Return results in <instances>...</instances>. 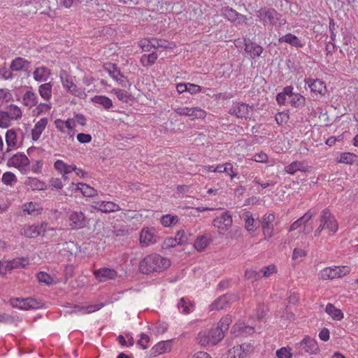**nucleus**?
<instances>
[{
    "mask_svg": "<svg viewBox=\"0 0 358 358\" xmlns=\"http://www.w3.org/2000/svg\"><path fill=\"white\" fill-rule=\"evenodd\" d=\"M274 220L275 216L273 214H266L262 218V227H273V222Z\"/></svg>",
    "mask_w": 358,
    "mask_h": 358,
    "instance_id": "59",
    "label": "nucleus"
},
{
    "mask_svg": "<svg viewBox=\"0 0 358 358\" xmlns=\"http://www.w3.org/2000/svg\"><path fill=\"white\" fill-rule=\"evenodd\" d=\"M6 143L8 147L6 152H9L13 148L16 147L17 134L13 129H10L6 131Z\"/></svg>",
    "mask_w": 358,
    "mask_h": 358,
    "instance_id": "29",
    "label": "nucleus"
},
{
    "mask_svg": "<svg viewBox=\"0 0 358 358\" xmlns=\"http://www.w3.org/2000/svg\"><path fill=\"white\" fill-rule=\"evenodd\" d=\"M253 331V328L245 326L243 324H237V336L245 334H250Z\"/></svg>",
    "mask_w": 358,
    "mask_h": 358,
    "instance_id": "57",
    "label": "nucleus"
},
{
    "mask_svg": "<svg viewBox=\"0 0 358 358\" xmlns=\"http://www.w3.org/2000/svg\"><path fill=\"white\" fill-rule=\"evenodd\" d=\"M177 307L181 313L187 315L194 310L195 304L187 298L182 297L178 301Z\"/></svg>",
    "mask_w": 358,
    "mask_h": 358,
    "instance_id": "22",
    "label": "nucleus"
},
{
    "mask_svg": "<svg viewBox=\"0 0 358 358\" xmlns=\"http://www.w3.org/2000/svg\"><path fill=\"white\" fill-rule=\"evenodd\" d=\"M224 338L223 332L220 329L213 328L203 330L198 334V341L203 346L215 345Z\"/></svg>",
    "mask_w": 358,
    "mask_h": 358,
    "instance_id": "3",
    "label": "nucleus"
},
{
    "mask_svg": "<svg viewBox=\"0 0 358 358\" xmlns=\"http://www.w3.org/2000/svg\"><path fill=\"white\" fill-rule=\"evenodd\" d=\"M231 322V316H226L225 317H223L220 322H219V325L216 327L217 329H220L222 330V332L223 334L228 330L229 324Z\"/></svg>",
    "mask_w": 358,
    "mask_h": 358,
    "instance_id": "54",
    "label": "nucleus"
},
{
    "mask_svg": "<svg viewBox=\"0 0 358 358\" xmlns=\"http://www.w3.org/2000/svg\"><path fill=\"white\" fill-rule=\"evenodd\" d=\"M355 157L356 155L352 153L345 152L341 155L338 162L341 163L351 164L354 162Z\"/></svg>",
    "mask_w": 358,
    "mask_h": 358,
    "instance_id": "52",
    "label": "nucleus"
},
{
    "mask_svg": "<svg viewBox=\"0 0 358 358\" xmlns=\"http://www.w3.org/2000/svg\"><path fill=\"white\" fill-rule=\"evenodd\" d=\"M158 236L153 228H144L140 234V243L143 245H149L157 242Z\"/></svg>",
    "mask_w": 358,
    "mask_h": 358,
    "instance_id": "13",
    "label": "nucleus"
},
{
    "mask_svg": "<svg viewBox=\"0 0 358 358\" xmlns=\"http://www.w3.org/2000/svg\"><path fill=\"white\" fill-rule=\"evenodd\" d=\"M51 71L48 68L45 66H41L38 67L34 70L33 73V76L36 81L44 82L48 80Z\"/></svg>",
    "mask_w": 358,
    "mask_h": 358,
    "instance_id": "24",
    "label": "nucleus"
},
{
    "mask_svg": "<svg viewBox=\"0 0 358 358\" xmlns=\"http://www.w3.org/2000/svg\"><path fill=\"white\" fill-rule=\"evenodd\" d=\"M113 91L115 92L119 100L123 102L127 101L128 96L126 91L120 89H114Z\"/></svg>",
    "mask_w": 358,
    "mask_h": 358,
    "instance_id": "64",
    "label": "nucleus"
},
{
    "mask_svg": "<svg viewBox=\"0 0 358 358\" xmlns=\"http://www.w3.org/2000/svg\"><path fill=\"white\" fill-rule=\"evenodd\" d=\"M92 101L103 106L106 109H109L113 106L112 101L105 96H95L92 99Z\"/></svg>",
    "mask_w": 358,
    "mask_h": 358,
    "instance_id": "40",
    "label": "nucleus"
},
{
    "mask_svg": "<svg viewBox=\"0 0 358 358\" xmlns=\"http://www.w3.org/2000/svg\"><path fill=\"white\" fill-rule=\"evenodd\" d=\"M245 277L247 280L252 282L257 281L261 278V273L253 270H246L245 272Z\"/></svg>",
    "mask_w": 358,
    "mask_h": 358,
    "instance_id": "53",
    "label": "nucleus"
},
{
    "mask_svg": "<svg viewBox=\"0 0 358 358\" xmlns=\"http://www.w3.org/2000/svg\"><path fill=\"white\" fill-rule=\"evenodd\" d=\"M223 170L224 173L229 175L231 179L237 176V173L234 171L233 166L231 163H225Z\"/></svg>",
    "mask_w": 358,
    "mask_h": 358,
    "instance_id": "63",
    "label": "nucleus"
},
{
    "mask_svg": "<svg viewBox=\"0 0 358 358\" xmlns=\"http://www.w3.org/2000/svg\"><path fill=\"white\" fill-rule=\"evenodd\" d=\"M175 237L180 245L187 244L189 242L187 232L183 229L178 231Z\"/></svg>",
    "mask_w": 358,
    "mask_h": 358,
    "instance_id": "50",
    "label": "nucleus"
},
{
    "mask_svg": "<svg viewBox=\"0 0 358 358\" xmlns=\"http://www.w3.org/2000/svg\"><path fill=\"white\" fill-rule=\"evenodd\" d=\"M350 273L347 266L327 267L322 269L320 273V278L322 280H333L336 278H341Z\"/></svg>",
    "mask_w": 358,
    "mask_h": 358,
    "instance_id": "5",
    "label": "nucleus"
},
{
    "mask_svg": "<svg viewBox=\"0 0 358 358\" xmlns=\"http://www.w3.org/2000/svg\"><path fill=\"white\" fill-rule=\"evenodd\" d=\"M22 101L23 104L30 108L37 104L38 98L33 92L27 91L23 96Z\"/></svg>",
    "mask_w": 358,
    "mask_h": 358,
    "instance_id": "31",
    "label": "nucleus"
},
{
    "mask_svg": "<svg viewBox=\"0 0 358 358\" xmlns=\"http://www.w3.org/2000/svg\"><path fill=\"white\" fill-rule=\"evenodd\" d=\"M279 42L288 43L295 48H302L304 45L297 36L290 33L279 38Z\"/></svg>",
    "mask_w": 358,
    "mask_h": 358,
    "instance_id": "25",
    "label": "nucleus"
},
{
    "mask_svg": "<svg viewBox=\"0 0 358 358\" xmlns=\"http://www.w3.org/2000/svg\"><path fill=\"white\" fill-rule=\"evenodd\" d=\"M29 264V260L27 258H15L10 261L0 262V274L4 276L7 271L15 268H24Z\"/></svg>",
    "mask_w": 358,
    "mask_h": 358,
    "instance_id": "7",
    "label": "nucleus"
},
{
    "mask_svg": "<svg viewBox=\"0 0 358 358\" xmlns=\"http://www.w3.org/2000/svg\"><path fill=\"white\" fill-rule=\"evenodd\" d=\"M108 72L110 76L122 86H127V84L129 83L128 80L121 73L115 64L110 65Z\"/></svg>",
    "mask_w": 358,
    "mask_h": 358,
    "instance_id": "23",
    "label": "nucleus"
},
{
    "mask_svg": "<svg viewBox=\"0 0 358 358\" xmlns=\"http://www.w3.org/2000/svg\"><path fill=\"white\" fill-rule=\"evenodd\" d=\"M256 16L264 26L280 27L286 24V19L273 8H262L256 10Z\"/></svg>",
    "mask_w": 358,
    "mask_h": 358,
    "instance_id": "2",
    "label": "nucleus"
},
{
    "mask_svg": "<svg viewBox=\"0 0 358 358\" xmlns=\"http://www.w3.org/2000/svg\"><path fill=\"white\" fill-rule=\"evenodd\" d=\"M11 125V120L6 111L0 110V128L6 129Z\"/></svg>",
    "mask_w": 358,
    "mask_h": 358,
    "instance_id": "48",
    "label": "nucleus"
},
{
    "mask_svg": "<svg viewBox=\"0 0 358 358\" xmlns=\"http://www.w3.org/2000/svg\"><path fill=\"white\" fill-rule=\"evenodd\" d=\"M61 79L63 87L66 88L68 92L81 99L86 97L87 95L85 92L78 88L76 85L73 83L72 80L69 77L66 76L65 78H63L61 76Z\"/></svg>",
    "mask_w": 358,
    "mask_h": 358,
    "instance_id": "14",
    "label": "nucleus"
},
{
    "mask_svg": "<svg viewBox=\"0 0 358 358\" xmlns=\"http://www.w3.org/2000/svg\"><path fill=\"white\" fill-rule=\"evenodd\" d=\"M157 54L156 52H152L148 55H144L141 60L143 62L146 59L147 63L145 65H152L155 63L156 60L157 59Z\"/></svg>",
    "mask_w": 358,
    "mask_h": 358,
    "instance_id": "58",
    "label": "nucleus"
},
{
    "mask_svg": "<svg viewBox=\"0 0 358 358\" xmlns=\"http://www.w3.org/2000/svg\"><path fill=\"white\" fill-rule=\"evenodd\" d=\"M1 180L6 185H12L17 181V178L14 173L7 171L3 174Z\"/></svg>",
    "mask_w": 358,
    "mask_h": 358,
    "instance_id": "49",
    "label": "nucleus"
},
{
    "mask_svg": "<svg viewBox=\"0 0 358 358\" xmlns=\"http://www.w3.org/2000/svg\"><path fill=\"white\" fill-rule=\"evenodd\" d=\"M48 123V120L47 117L41 118L35 123L34 128L31 129V138L33 141H36L39 139Z\"/></svg>",
    "mask_w": 358,
    "mask_h": 358,
    "instance_id": "21",
    "label": "nucleus"
},
{
    "mask_svg": "<svg viewBox=\"0 0 358 358\" xmlns=\"http://www.w3.org/2000/svg\"><path fill=\"white\" fill-rule=\"evenodd\" d=\"M12 307L20 310L34 309L39 307V303L32 298H14L10 300Z\"/></svg>",
    "mask_w": 358,
    "mask_h": 358,
    "instance_id": "9",
    "label": "nucleus"
},
{
    "mask_svg": "<svg viewBox=\"0 0 358 358\" xmlns=\"http://www.w3.org/2000/svg\"><path fill=\"white\" fill-rule=\"evenodd\" d=\"M245 51L252 57L260 56L263 48L255 43L248 42L245 43Z\"/></svg>",
    "mask_w": 358,
    "mask_h": 358,
    "instance_id": "27",
    "label": "nucleus"
},
{
    "mask_svg": "<svg viewBox=\"0 0 358 358\" xmlns=\"http://www.w3.org/2000/svg\"><path fill=\"white\" fill-rule=\"evenodd\" d=\"M320 221L324 224L325 229H328L329 232L334 234L337 231L338 224L329 209H324L321 212Z\"/></svg>",
    "mask_w": 358,
    "mask_h": 358,
    "instance_id": "8",
    "label": "nucleus"
},
{
    "mask_svg": "<svg viewBox=\"0 0 358 358\" xmlns=\"http://www.w3.org/2000/svg\"><path fill=\"white\" fill-rule=\"evenodd\" d=\"M121 208L116 203L112 201H103V204L102 206L101 212L103 213H112L120 211Z\"/></svg>",
    "mask_w": 358,
    "mask_h": 358,
    "instance_id": "46",
    "label": "nucleus"
},
{
    "mask_svg": "<svg viewBox=\"0 0 358 358\" xmlns=\"http://www.w3.org/2000/svg\"><path fill=\"white\" fill-rule=\"evenodd\" d=\"M232 222V217L229 213L224 212L213 220V224L220 234H224L231 228Z\"/></svg>",
    "mask_w": 358,
    "mask_h": 358,
    "instance_id": "6",
    "label": "nucleus"
},
{
    "mask_svg": "<svg viewBox=\"0 0 358 358\" xmlns=\"http://www.w3.org/2000/svg\"><path fill=\"white\" fill-rule=\"evenodd\" d=\"M13 99V95L8 89H0V102H8Z\"/></svg>",
    "mask_w": 358,
    "mask_h": 358,
    "instance_id": "56",
    "label": "nucleus"
},
{
    "mask_svg": "<svg viewBox=\"0 0 358 358\" xmlns=\"http://www.w3.org/2000/svg\"><path fill=\"white\" fill-rule=\"evenodd\" d=\"M139 46L142 48L143 51L149 52L152 50L151 42L150 38H144L139 41Z\"/></svg>",
    "mask_w": 358,
    "mask_h": 358,
    "instance_id": "62",
    "label": "nucleus"
},
{
    "mask_svg": "<svg viewBox=\"0 0 358 358\" xmlns=\"http://www.w3.org/2000/svg\"><path fill=\"white\" fill-rule=\"evenodd\" d=\"M37 278L40 282L45 283V285H50L52 284V278L51 276L45 272H39L37 274Z\"/></svg>",
    "mask_w": 358,
    "mask_h": 358,
    "instance_id": "55",
    "label": "nucleus"
},
{
    "mask_svg": "<svg viewBox=\"0 0 358 358\" xmlns=\"http://www.w3.org/2000/svg\"><path fill=\"white\" fill-rule=\"evenodd\" d=\"M22 210L28 215L36 216L41 213V208L36 203L29 202L22 206Z\"/></svg>",
    "mask_w": 358,
    "mask_h": 358,
    "instance_id": "35",
    "label": "nucleus"
},
{
    "mask_svg": "<svg viewBox=\"0 0 358 358\" xmlns=\"http://www.w3.org/2000/svg\"><path fill=\"white\" fill-rule=\"evenodd\" d=\"M295 349L296 354L301 355L306 353L313 355L317 353L319 351L317 341L308 336L295 345Z\"/></svg>",
    "mask_w": 358,
    "mask_h": 358,
    "instance_id": "4",
    "label": "nucleus"
},
{
    "mask_svg": "<svg viewBox=\"0 0 358 358\" xmlns=\"http://www.w3.org/2000/svg\"><path fill=\"white\" fill-rule=\"evenodd\" d=\"M102 307H103V303H96V304H94V305H90L87 307L76 306V307H75L74 312L75 313L81 312L83 314L90 313H93V312L100 310Z\"/></svg>",
    "mask_w": 358,
    "mask_h": 358,
    "instance_id": "38",
    "label": "nucleus"
},
{
    "mask_svg": "<svg viewBox=\"0 0 358 358\" xmlns=\"http://www.w3.org/2000/svg\"><path fill=\"white\" fill-rule=\"evenodd\" d=\"M305 83L308 85L312 92L324 95L327 92L324 83L319 79L307 78L305 80Z\"/></svg>",
    "mask_w": 358,
    "mask_h": 358,
    "instance_id": "20",
    "label": "nucleus"
},
{
    "mask_svg": "<svg viewBox=\"0 0 358 358\" xmlns=\"http://www.w3.org/2000/svg\"><path fill=\"white\" fill-rule=\"evenodd\" d=\"M170 266V261L157 254L148 255L140 262L139 269L143 273L160 272Z\"/></svg>",
    "mask_w": 358,
    "mask_h": 358,
    "instance_id": "1",
    "label": "nucleus"
},
{
    "mask_svg": "<svg viewBox=\"0 0 358 358\" xmlns=\"http://www.w3.org/2000/svg\"><path fill=\"white\" fill-rule=\"evenodd\" d=\"M8 164L13 166L22 172H26L29 164V159L26 155L17 152L8 159Z\"/></svg>",
    "mask_w": 358,
    "mask_h": 358,
    "instance_id": "10",
    "label": "nucleus"
},
{
    "mask_svg": "<svg viewBox=\"0 0 358 358\" xmlns=\"http://www.w3.org/2000/svg\"><path fill=\"white\" fill-rule=\"evenodd\" d=\"M313 216H314V213H312L310 210H308L302 217H301L299 218L300 222L302 224H305V227H304V229L303 231L305 234L310 233L311 231V230L313 229L312 227H308L307 223L308 222L309 220H310L312 219V217Z\"/></svg>",
    "mask_w": 358,
    "mask_h": 358,
    "instance_id": "44",
    "label": "nucleus"
},
{
    "mask_svg": "<svg viewBox=\"0 0 358 358\" xmlns=\"http://www.w3.org/2000/svg\"><path fill=\"white\" fill-rule=\"evenodd\" d=\"M47 227L46 223L41 224H34L28 226L24 229V235L27 238H36L40 235H43Z\"/></svg>",
    "mask_w": 358,
    "mask_h": 358,
    "instance_id": "18",
    "label": "nucleus"
},
{
    "mask_svg": "<svg viewBox=\"0 0 358 358\" xmlns=\"http://www.w3.org/2000/svg\"><path fill=\"white\" fill-rule=\"evenodd\" d=\"M76 186V189L80 190L85 196L91 197L97 195V191L85 183L79 182Z\"/></svg>",
    "mask_w": 358,
    "mask_h": 358,
    "instance_id": "33",
    "label": "nucleus"
},
{
    "mask_svg": "<svg viewBox=\"0 0 358 358\" xmlns=\"http://www.w3.org/2000/svg\"><path fill=\"white\" fill-rule=\"evenodd\" d=\"M284 170L286 173L294 175L297 171L303 173L308 172L309 171V166L305 161H294L286 166Z\"/></svg>",
    "mask_w": 358,
    "mask_h": 358,
    "instance_id": "17",
    "label": "nucleus"
},
{
    "mask_svg": "<svg viewBox=\"0 0 358 358\" xmlns=\"http://www.w3.org/2000/svg\"><path fill=\"white\" fill-rule=\"evenodd\" d=\"M170 347L171 342L169 341H161L152 348V354H154L155 355L162 354L165 352L167 350V349L170 348Z\"/></svg>",
    "mask_w": 358,
    "mask_h": 358,
    "instance_id": "39",
    "label": "nucleus"
},
{
    "mask_svg": "<svg viewBox=\"0 0 358 358\" xmlns=\"http://www.w3.org/2000/svg\"><path fill=\"white\" fill-rule=\"evenodd\" d=\"M178 245L179 244H178L176 237L175 238L170 237V238H167L164 240L162 247L164 249H169L171 248H174Z\"/></svg>",
    "mask_w": 358,
    "mask_h": 358,
    "instance_id": "60",
    "label": "nucleus"
},
{
    "mask_svg": "<svg viewBox=\"0 0 358 358\" xmlns=\"http://www.w3.org/2000/svg\"><path fill=\"white\" fill-rule=\"evenodd\" d=\"M25 184L30 187L32 189L42 190L45 187L44 182L35 178H28L25 182Z\"/></svg>",
    "mask_w": 358,
    "mask_h": 358,
    "instance_id": "41",
    "label": "nucleus"
},
{
    "mask_svg": "<svg viewBox=\"0 0 358 358\" xmlns=\"http://www.w3.org/2000/svg\"><path fill=\"white\" fill-rule=\"evenodd\" d=\"M278 358H292V354L287 348H281L276 351Z\"/></svg>",
    "mask_w": 358,
    "mask_h": 358,
    "instance_id": "61",
    "label": "nucleus"
},
{
    "mask_svg": "<svg viewBox=\"0 0 358 358\" xmlns=\"http://www.w3.org/2000/svg\"><path fill=\"white\" fill-rule=\"evenodd\" d=\"M187 116L192 120L195 119H204L206 116V112L199 107H192L189 108V113H187Z\"/></svg>",
    "mask_w": 358,
    "mask_h": 358,
    "instance_id": "34",
    "label": "nucleus"
},
{
    "mask_svg": "<svg viewBox=\"0 0 358 358\" xmlns=\"http://www.w3.org/2000/svg\"><path fill=\"white\" fill-rule=\"evenodd\" d=\"M325 310L334 320H341L343 317V315L341 310L336 308L331 303H328L327 305Z\"/></svg>",
    "mask_w": 358,
    "mask_h": 358,
    "instance_id": "37",
    "label": "nucleus"
},
{
    "mask_svg": "<svg viewBox=\"0 0 358 358\" xmlns=\"http://www.w3.org/2000/svg\"><path fill=\"white\" fill-rule=\"evenodd\" d=\"M72 229H82L85 226V217L83 212L73 211L69 215Z\"/></svg>",
    "mask_w": 358,
    "mask_h": 358,
    "instance_id": "19",
    "label": "nucleus"
},
{
    "mask_svg": "<svg viewBox=\"0 0 358 358\" xmlns=\"http://www.w3.org/2000/svg\"><path fill=\"white\" fill-rule=\"evenodd\" d=\"M252 108L244 103H238L230 109L229 113L238 118H249Z\"/></svg>",
    "mask_w": 358,
    "mask_h": 358,
    "instance_id": "15",
    "label": "nucleus"
},
{
    "mask_svg": "<svg viewBox=\"0 0 358 358\" xmlns=\"http://www.w3.org/2000/svg\"><path fill=\"white\" fill-rule=\"evenodd\" d=\"M44 0H22L20 10L24 15H31L36 13L38 6H41Z\"/></svg>",
    "mask_w": 358,
    "mask_h": 358,
    "instance_id": "12",
    "label": "nucleus"
},
{
    "mask_svg": "<svg viewBox=\"0 0 358 358\" xmlns=\"http://www.w3.org/2000/svg\"><path fill=\"white\" fill-rule=\"evenodd\" d=\"M29 64V62L24 59V58L17 57L12 61L10 67L13 71H19L28 69Z\"/></svg>",
    "mask_w": 358,
    "mask_h": 358,
    "instance_id": "28",
    "label": "nucleus"
},
{
    "mask_svg": "<svg viewBox=\"0 0 358 358\" xmlns=\"http://www.w3.org/2000/svg\"><path fill=\"white\" fill-rule=\"evenodd\" d=\"M6 112L11 121L19 120L22 118V112L17 105L10 104L6 108Z\"/></svg>",
    "mask_w": 358,
    "mask_h": 358,
    "instance_id": "30",
    "label": "nucleus"
},
{
    "mask_svg": "<svg viewBox=\"0 0 358 358\" xmlns=\"http://www.w3.org/2000/svg\"><path fill=\"white\" fill-rule=\"evenodd\" d=\"M94 275L98 281L106 282L108 280L115 279L117 273L113 268L103 267L94 271Z\"/></svg>",
    "mask_w": 358,
    "mask_h": 358,
    "instance_id": "16",
    "label": "nucleus"
},
{
    "mask_svg": "<svg viewBox=\"0 0 358 358\" xmlns=\"http://www.w3.org/2000/svg\"><path fill=\"white\" fill-rule=\"evenodd\" d=\"M306 99L299 93H296L291 97L290 103L295 108H301L305 105Z\"/></svg>",
    "mask_w": 358,
    "mask_h": 358,
    "instance_id": "45",
    "label": "nucleus"
},
{
    "mask_svg": "<svg viewBox=\"0 0 358 358\" xmlns=\"http://www.w3.org/2000/svg\"><path fill=\"white\" fill-rule=\"evenodd\" d=\"M261 273V278H268L271 276V275L277 272V269L275 265L271 264L268 266H265L260 270Z\"/></svg>",
    "mask_w": 358,
    "mask_h": 358,
    "instance_id": "51",
    "label": "nucleus"
},
{
    "mask_svg": "<svg viewBox=\"0 0 358 358\" xmlns=\"http://www.w3.org/2000/svg\"><path fill=\"white\" fill-rule=\"evenodd\" d=\"M252 346L250 343L236 345L229 350L227 358H243L252 353Z\"/></svg>",
    "mask_w": 358,
    "mask_h": 358,
    "instance_id": "11",
    "label": "nucleus"
},
{
    "mask_svg": "<svg viewBox=\"0 0 358 358\" xmlns=\"http://www.w3.org/2000/svg\"><path fill=\"white\" fill-rule=\"evenodd\" d=\"M178 222V217L176 215H165L161 218V223L166 227H170Z\"/></svg>",
    "mask_w": 358,
    "mask_h": 358,
    "instance_id": "42",
    "label": "nucleus"
},
{
    "mask_svg": "<svg viewBox=\"0 0 358 358\" xmlns=\"http://www.w3.org/2000/svg\"><path fill=\"white\" fill-rule=\"evenodd\" d=\"M222 15L230 21H235L237 20L239 13L235 10L228 6L222 8Z\"/></svg>",
    "mask_w": 358,
    "mask_h": 358,
    "instance_id": "43",
    "label": "nucleus"
},
{
    "mask_svg": "<svg viewBox=\"0 0 358 358\" xmlns=\"http://www.w3.org/2000/svg\"><path fill=\"white\" fill-rule=\"evenodd\" d=\"M229 296L227 295H222L217 298L214 302L210 306V310H221L223 309L226 305L229 303Z\"/></svg>",
    "mask_w": 358,
    "mask_h": 358,
    "instance_id": "32",
    "label": "nucleus"
},
{
    "mask_svg": "<svg viewBox=\"0 0 358 358\" xmlns=\"http://www.w3.org/2000/svg\"><path fill=\"white\" fill-rule=\"evenodd\" d=\"M52 84L46 83L42 84L38 87L40 96L45 100H49L52 96Z\"/></svg>",
    "mask_w": 358,
    "mask_h": 358,
    "instance_id": "36",
    "label": "nucleus"
},
{
    "mask_svg": "<svg viewBox=\"0 0 358 358\" xmlns=\"http://www.w3.org/2000/svg\"><path fill=\"white\" fill-rule=\"evenodd\" d=\"M243 218L245 220V227L247 231H254V222L255 220L252 217V215L250 212H245L243 214Z\"/></svg>",
    "mask_w": 358,
    "mask_h": 358,
    "instance_id": "47",
    "label": "nucleus"
},
{
    "mask_svg": "<svg viewBox=\"0 0 358 358\" xmlns=\"http://www.w3.org/2000/svg\"><path fill=\"white\" fill-rule=\"evenodd\" d=\"M210 242V237L209 235L199 236L194 243V247L198 252H202L208 247Z\"/></svg>",
    "mask_w": 358,
    "mask_h": 358,
    "instance_id": "26",
    "label": "nucleus"
}]
</instances>
